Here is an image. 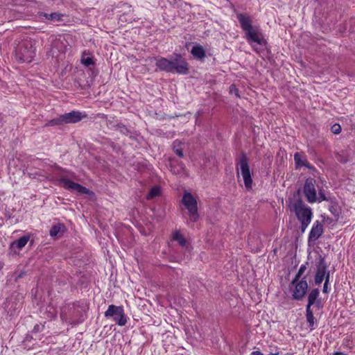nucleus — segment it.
I'll list each match as a JSON object with an SVG mask.
<instances>
[{
    "mask_svg": "<svg viewBox=\"0 0 355 355\" xmlns=\"http://www.w3.org/2000/svg\"><path fill=\"white\" fill-rule=\"evenodd\" d=\"M105 318H112V320L119 326H124L127 323V316L121 306L111 304L105 312Z\"/></svg>",
    "mask_w": 355,
    "mask_h": 355,
    "instance_id": "obj_7",
    "label": "nucleus"
},
{
    "mask_svg": "<svg viewBox=\"0 0 355 355\" xmlns=\"http://www.w3.org/2000/svg\"><path fill=\"white\" fill-rule=\"evenodd\" d=\"M314 304H315V306L318 308H320L322 306L320 300H317Z\"/></svg>",
    "mask_w": 355,
    "mask_h": 355,
    "instance_id": "obj_40",
    "label": "nucleus"
},
{
    "mask_svg": "<svg viewBox=\"0 0 355 355\" xmlns=\"http://www.w3.org/2000/svg\"><path fill=\"white\" fill-rule=\"evenodd\" d=\"M59 182L62 184L63 187L69 190L76 191L80 194H87L89 196H94V193L89 189L83 187L79 183L73 182L65 177H61Z\"/></svg>",
    "mask_w": 355,
    "mask_h": 355,
    "instance_id": "obj_9",
    "label": "nucleus"
},
{
    "mask_svg": "<svg viewBox=\"0 0 355 355\" xmlns=\"http://www.w3.org/2000/svg\"><path fill=\"white\" fill-rule=\"evenodd\" d=\"M327 198L324 195V193L320 190L319 191V198H318V201L319 202H322V201H324V200H327Z\"/></svg>",
    "mask_w": 355,
    "mask_h": 355,
    "instance_id": "obj_37",
    "label": "nucleus"
},
{
    "mask_svg": "<svg viewBox=\"0 0 355 355\" xmlns=\"http://www.w3.org/2000/svg\"><path fill=\"white\" fill-rule=\"evenodd\" d=\"M315 183L316 181L314 178H309L305 180L304 184L303 193L309 203H313L317 200Z\"/></svg>",
    "mask_w": 355,
    "mask_h": 355,
    "instance_id": "obj_10",
    "label": "nucleus"
},
{
    "mask_svg": "<svg viewBox=\"0 0 355 355\" xmlns=\"http://www.w3.org/2000/svg\"><path fill=\"white\" fill-rule=\"evenodd\" d=\"M288 207L291 212H295L300 221H311L313 213L311 207L304 205L302 198V190L298 189L289 198Z\"/></svg>",
    "mask_w": 355,
    "mask_h": 355,
    "instance_id": "obj_2",
    "label": "nucleus"
},
{
    "mask_svg": "<svg viewBox=\"0 0 355 355\" xmlns=\"http://www.w3.org/2000/svg\"><path fill=\"white\" fill-rule=\"evenodd\" d=\"M240 172L243 177L245 188L247 189H251L252 184V179L250 173V169L249 168L246 170L240 171Z\"/></svg>",
    "mask_w": 355,
    "mask_h": 355,
    "instance_id": "obj_22",
    "label": "nucleus"
},
{
    "mask_svg": "<svg viewBox=\"0 0 355 355\" xmlns=\"http://www.w3.org/2000/svg\"><path fill=\"white\" fill-rule=\"evenodd\" d=\"M107 122L112 125L113 128L119 130L123 135L128 136L131 133L130 130L121 121L114 123L112 121L108 120Z\"/></svg>",
    "mask_w": 355,
    "mask_h": 355,
    "instance_id": "obj_20",
    "label": "nucleus"
},
{
    "mask_svg": "<svg viewBox=\"0 0 355 355\" xmlns=\"http://www.w3.org/2000/svg\"><path fill=\"white\" fill-rule=\"evenodd\" d=\"M44 324H36L34 326L32 332L35 333V334L41 332L44 329Z\"/></svg>",
    "mask_w": 355,
    "mask_h": 355,
    "instance_id": "obj_34",
    "label": "nucleus"
},
{
    "mask_svg": "<svg viewBox=\"0 0 355 355\" xmlns=\"http://www.w3.org/2000/svg\"><path fill=\"white\" fill-rule=\"evenodd\" d=\"M102 119H107V116L104 114H101V116Z\"/></svg>",
    "mask_w": 355,
    "mask_h": 355,
    "instance_id": "obj_42",
    "label": "nucleus"
},
{
    "mask_svg": "<svg viewBox=\"0 0 355 355\" xmlns=\"http://www.w3.org/2000/svg\"><path fill=\"white\" fill-rule=\"evenodd\" d=\"M173 239L177 241L181 246H184L187 243V240L184 236L177 230L173 234Z\"/></svg>",
    "mask_w": 355,
    "mask_h": 355,
    "instance_id": "obj_29",
    "label": "nucleus"
},
{
    "mask_svg": "<svg viewBox=\"0 0 355 355\" xmlns=\"http://www.w3.org/2000/svg\"><path fill=\"white\" fill-rule=\"evenodd\" d=\"M323 225L321 222L316 220L313 224L311 230L309 234L308 243L309 245H313L323 234Z\"/></svg>",
    "mask_w": 355,
    "mask_h": 355,
    "instance_id": "obj_13",
    "label": "nucleus"
},
{
    "mask_svg": "<svg viewBox=\"0 0 355 355\" xmlns=\"http://www.w3.org/2000/svg\"><path fill=\"white\" fill-rule=\"evenodd\" d=\"M80 62L85 67H94L95 66V62L93 56H89V53H86L84 51L81 56Z\"/></svg>",
    "mask_w": 355,
    "mask_h": 355,
    "instance_id": "obj_23",
    "label": "nucleus"
},
{
    "mask_svg": "<svg viewBox=\"0 0 355 355\" xmlns=\"http://www.w3.org/2000/svg\"><path fill=\"white\" fill-rule=\"evenodd\" d=\"M263 353H261L260 351L257 350V351H253L252 352V355H262Z\"/></svg>",
    "mask_w": 355,
    "mask_h": 355,
    "instance_id": "obj_41",
    "label": "nucleus"
},
{
    "mask_svg": "<svg viewBox=\"0 0 355 355\" xmlns=\"http://www.w3.org/2000/svg\"><path fill=\"white\" fill-rule=\"evenodd\" d=\"M191 53L193 55L195 59L200 61H204V59L206 57V51L202 46L200 44L193 46L191 50Z\"/></svg>",
    "mask_w": 355,
    "mask_h": 355,
    "instance_id": "obj_16",
    "label": "nucleus"
},
{
    "mask_svg": "<svg viewBox=\"0 0 355 355\" xmlns=\"http://www.w3.org/2000/svg\"><path fill=\"white\" fill-rule=\"evenodd\" d=\"M65 231V225L63 223H58L51 227L49 234L51 237L60 236Z\"/></svg>",
    "mask_w": 355,
    "mask_h": 355,
    "instance_id": "obj_19",
    "label": "nucleus"
},
{
    "mask_svg": "<svg viewBox=\"0 0 355 355\" xmlns=\"http://www.w3.org/2000/svg\"><path fill=\"white\" fill-rule=\"evenodd\" d=\"M230 89L231 93H234L238 97L240 96L239 94V89L236 88L235 85H231Z\"/></svg>",
    "mask_w": 355,
    "mask_h": 355,
    "instance_id": "obj_36",
    "label": "nucleus"
},
{
    "mask_svg": "<svg viewBox=\"0 0 355 355\" xmlns=\"http://www.w3.org/2000/svg\"><path fill=\"white\" fill-rule=\"evenodd\" d=\"M182 145V144L178 140H175L173 143V150L175 152V153L180 157H184Z\"/></svg>",
    "mask_w": 355,
    "mask_h": 355,
    "instance_id": "obj_26",
    "label": "nucleus"
},
{
    "mask_svg": "<svg viewBox=\"0 0 355 355\" xmlns=\"http://www.w3.org/2000/svg\"><path fill=\"white\" fill-rule=\"evenodd\" d=\"M47 317L50 319H54L56 317V311L53 306H48L46 308Z\"/></svg>",
    "mask_w": 355,
    "mask_h": 355,
    "instance_id": "obj_31",
    "label": "nucleus"
},
{
    "mask_svg": "<svg viewBox=\"0 0 355 355\" xmlns=\"http://www.w3.org/2000/svg\"><path fill=\"white\" fill-rule=\"evenodd\" d=\"M40 17H44L46 19L52 21H60L62 20L63 15L60 12H55L51 13H46L40 12L38 13Z\"/></svg>",
    "mask_w": 355,
    "mask_h": 355,
    "instance_id": "obj_21",
    "label": "nucleus"
},
{
    "mask_svg": "<svg viewBox=\"0 0 355 355\" xmlns=\"http://www.w3.org/2000/svg\"><path fill=\"white\" fill-rule=\"evenodd\" d=\"M155 59L156 61L155 66L159 71H165L166 73H172V62L170 61V60L160 56L156 57Z\"/></svg>",
    "mask_w": 355,
    "mask_h": 355,
    "instance_id": "obj_15",
    "label": "nucleus"
},
{
    "mask_svg": "<svg viewBox=\"0 0 355 355\" xmlns=\"http://www.w3.org/2000/svg\"><path fill=\"white\" fill-rule=\"evenodd\" d=\"M111 146L113 147V148L114 147V142H111Z\"/></svg>",
    "mask_w": 355,
    "mask_h": 355,
    "instance_id": "obj_45",
    "label": "nucleus"
},
{
    "mask_svg": "<svg viewBox=\"0 0 355 355\" xmlns=\"http://www.w3.org/2000/svg\"><path fill=\"white\" fill-rule=\"evenodd\" d=\"M328 284L329 283H326V282H324V284L322 292L324 293H329Z\"/></svg>",
    "mask_w": 355,
    "mask_h": 355,
    "instance_id": "obj_39",
    "label": "nucleus"
},
{
    "mask_svg": "<svg viewBox=\"0 0 355 355\" xmlns=\"http://www.w3.org/2000/svg\"><path fill=\"white\" fill-rule=\"evenodd\" d=\"M301 225H300V231L302 233H304L310 224L311 221H300Z\"/></svg>",
    "mask_w": 355,
    "mask_h": 355,
    "instance_id": "obj_35",
    "label": "nucleus"
},
{
    "mask_svg": "<svg viewBox=\"0 0 355 355\" xmlns=\"http://www.w3.org/2000/svg\"><path fill=\"white\" fill-rule=\"evenodd\" d=\"M336 158L340 163L345 164L349 161V155L347 152L341 151L336 154Z\"/></svg>",
    "mask_w": 355,
    "mask_h": 355,
    "instance_id": "obj_30",
    "label": "nucleus"
},
{
    "mask_svg": "<svg viewBox=\"0 0 355 355\" xmlns=\"http://www.w3.org/2000/svg\"><path fill=\"white\" fill-rule=\"evenodd\" d=\"M87 114L80 111H71L49 120L44 126H57L67 123H76L86 118Z\"/></svg>",
    "mask_w": 355,
    "mask_h": 355,
    "instance_id": "obj_5",
    "label": "nucleus"
},
{
    "mask_svg": "<svg viewBox=\"0 0 355 355\" xmlns=\"http://www.w3.org/2000/svg\"><path fill=\"white\" fill-rule=\"evenodd\" d=\"M182 203L188 210L189 219L191 222L196 223L199 220L198 202L193 196L188 191H185L182 198Z\"/></svg>",
    "mask_w": 355,
    "mask_h": 355,
    "instance_id": "obj_6",
    "label": "nucleus"
},
{
    "mask_svg": "<svg viewBox=\"0 0 355 355\" xmlns=\"http://www.w3.org/2000/svg\"><path fill=\"white\" fill-rule=\"evenodd\" d=\"M86 309L80 302L67 304L61 308L60 318L71 324L82 323L85 318Z\"/></svg>",
    "mask_w": 355,
    "mask_h": 355,
    "instance_id": "obj_3",
    "label": "nucleus"
},
{
    "mask_svg": "<svg viewBox=\"0 0 355 355\" xmlns=\"http://www.w3.org/2000/svg\"><path fill=\"white\" fill-rule=\"evenodd\" d=\"M293 286L294 290L293 292V299L295 300H301L306 295L308 290V284L306 282V276L302 278L301 280H298Z\"/></svg>",
    "mask_w": 355,
    "mask_h": 355,
    "instance_id": "obj_11",
    "label": "nucleus"
},
{
    "mask_svg": "<svg viewBox=\"0 0 355 355\" xmlns=\"http://www.w3.org/2000/svg\"><path fill=\"white\" fill-rule=\"evenodd\" d=\"M35 55V49L33 42L26 40L19 42L15 48V56L16 60L21 63H30Z\"/></svg>",
    "mask_w": 355,
    "mask_h": 355,
    "instance_id": "obj_4",
    "label": "nucleus"
},
{
    "mask_svg": "<svg viewBox=\"0 0 355 355\" xmlns=\"http://www.w3.org/2000/svg\"><path fill=\"white\" fill-rule=\"evenodd\" d=\"M327 270V264L324 257L320 255L319 260L316 264V272L315 275V284H320L325 277V272Z\"/></svg>",
    "mask_w": 355,
    "mask_h": 355,
    "instance_id": "obj_12",
    "label": "nucleus"
},
{
    "mask_svg": "<svg viewBox=\"0 0 355 355\" xmlns=\"http://www.w3.org/2000/svg\"><path fill=\"white\" fill-rule=\"evenodd\" d=\"M341 126L338 123L334 124L331 128V130L334 134L338 135L341 132Z\"/></svg>",
    "mask_w": 355,
    "mask_h": 355,
    "instance_id": "obj_33",
    "label": "nucleus"
},
{
    "mask_svg": "<svg viewBox=\"0 0 355 355\" xmlns=\"http://www.w3.org/2000/svg\"><path fill=\"white\" fill-rule=\"evenodd\" d=\"M306 321L309 324V327L310 329L313 330L315 329V327H314L315 318H314L313 312L311 308L306 307Z\"/></svg>",
    "mask_w": 355,
    "mask_h": 355,
    "instance_id": "obj_25",
    "label": "nucleus"
},
{
    "mask_svg": "<svg viewBox=\"0 0 355 355\" xmlns=\"http://www.w3.org/2000/svg\"><path fill=\"white\" fill-rule=\"evenodd\" d=\"M329 210L334 216H339L340 209L337 204H333L330 205Z\"/></svg>",
    "mask_w": 355,
    "mask_h": 355,
    "instance_id": "obj_32",
    "label": "nucleus"
},
{
    "mask_svg": "<svg viewBox=\"0 0 355 355\" xmlns=\"http://www.w3.org/2000/svg\"><path fill=\"white\" fill-rule=\"evenodd\" d=\"M330 279V272L327 270L325 272V277L324 278V282L329 283Z\"/></svg>",
    "mask_w": 355,
    "mask_h": 355,
    "instance_id": "obj_38",
    "label": "nucleus"
},
{
    "mask_svg": "<svg viewBox=\"0 0 355 355\" xmlns=\"http://www.w3.org/2000/svg\"><path fill=\"white\" fill-rule=\"evenodd\" d=\"M174 58L170 59L172 73L186 75L189 72V63L180 53H174Z\"/></svg>",
    "mask_w": 355,
    "mask_h": 355,
    "instance_id": "obj_8",
    "label": "nucleus"
},
{
    "mask_svg": "<svg viewBox=\"0 0 355 355\" xmlns=\"http://www.w3.org/2000/svg\"><path fill=\"white\" fill-rule=\"evenodd\" d=\"M278 354H279V352H275V353L270 352L268 355H278Z\"/></svg>",
    "mask_w": 355,
    "mask_h": 355,
    "instance_id": "obj_43",
    "label": "nucleus"
},
{
    "mask_svg": "<svg viewBox=\"0 0 355 355\" xmlns=\"http://www.w3.org/2000/svg\"><path fill=\"white\" fill-rule=\"evenodd\" d=\"M30 237L31 236L29 234L22 236L19 239L11 243L10 248L12 250H14L15 248H17V250H21L29 241Z\"/></svg>",
    "mask_w": 355,
    "mask_h": 355,
    "instance_id": "obj_17",
    "label": "nucleus"
},
{
    "mask_svg": "<svg viewBox=\"0 0 355 355\" xmlns=\"http://www.w3.org/2000/svg\"><path fill=\"white\" fill-rule=\"evenodd\" d=\"M342 354H343V353H342V352H335V353L334 354V355H342Z\"/></svg>",
    "mask_w": 355,
    "mask_h": 355,
    "instance_id": "obj_44",
    "label": "nucleus"
},
{
    "mask_svg": "<svg viewBox=\"0 0 355 355\" xmlns=\"http://www.w3.org/2000/svg\"><path fill=\"white\" fill-rule=\"evenodd\" d=\"M319 289L318 288H314L313 289L310 293L308 295V304H306V307L311 308L312 305H313L317 300L318 296H319Z\"/></svg>",
    "mask_w": 355,
    "mask_h": 355,
    "instance_id": "obj_24",
    "label": "nucleus"
},
{
    "mask_svg": "<svg viewBox=\"0 0 355 355\" xmlns=\"http://www.w3.org/2000/svg\"><path fill=\"white\" fill-rule=\"evenodd\" d=\"M160 194H161L160 187L158 186L153 187V188L150 189V190L148 193V194L146 196V199L152 200V199L155 198V197L160 196Z\"/></svg>",
    "mask_w": 355,
    "mask_h": 355,
    "instance_id": "obj_27",
    "label": "nucleus"
},
{
    "mask_svg": "<svg viewBox=\"0 0 355 355\" xmlns=\"http://www.w3.org/2000/svg\"><path fill=\"white\" fill-rule=\"evenodd\" d=\"M249 168V158L248 157L246 153L242 151L240 154L239 158L236 159V170L237 177L239 176V169L240 171H243Z\"/></svg>",
    "mask_w": 355,
    "mask_h": 355,
    "instance_id": "obj_14",
    "label": "nucleus"
},
{
    "mask_svg": "<svg viewBox=\"0 0 355 355\" xmlns=\"http://www.w3.org/2000/svg\"><path fill=\"white\" fill-rule=\"evenodd\" d=\"M241 28L245 33V38L250 44L257 43L266 46L268 42L264 39L259 26L252 25V19L247 13H239L236 15Z\"/></svg>",
    "mask_w": 355,
    "mask_h": 355,
    "instance_id": "obj_1",
    "label": "nucleus"
},
{
    "mask_svg": "<svg viewBox=\"0 0 355 355\" xmlns=\"http://www.w3.org/2000/svg\"><path fill=\"white\" fill-rule=\"evenodd\" d=\"M294 160L295 162V167L300 168L302 166H306L308 168H310V164L307 162L306 159V157L304 153H295L294 155Z\"/></svg>",
    "mask_w": 355,
    "mask_h": 355,
    "instance_id": "obj_18",
    "label": "nucleus"
},
{
    "mask_svg": "<svg viewBox=\"0 0 355 355\" xmlns=\"http://www.w3.org/2000/svg\"><path fill=\"white\" fill-rule=\"evenodd\" d=\"M309 265V262H306L304 264H302L297 274L295 275V278L291 282V284H295L302 276L305 270H306V266Z\"/></svg>",
    "mask_w": 355,
    "mask_h": 355,
    "instance_id": "obj_28",
    "label": "nucleus"
}]
</instances>
